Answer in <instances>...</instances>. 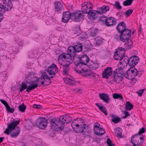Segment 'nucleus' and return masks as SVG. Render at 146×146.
Segmentation results:
<instances>
[{
	"label": "nucleus",
	"mask_w": 146,
	"mask_h": 146,
	"mask_svg": "<svg viewBox=\"0 0 146 146\" xmlns=\"http://www.w3.org/2000/svg\"><path fill=\"white\" fill-rule=\"evenodd\" d=\"M124 113L125 115L124 116H123L122 117V119H125L128 116H129L130 115V114L129 113V112L127 111H124Z\"/></svg>",
	"instance_id": "obj_48"
},
{
	"label": "nucleus",
	"mask_w": 146,
	"mask_h": 146,
	"mask_svg": "<svg viewBox=\"0 0 146 146\" xmlns=\"http://www.w3.org/2000/svg\"><path fill=\"white\" fill-rule=\"evenodd\" d=\"M74 58V63L75 64L74 68L75 71H76L77 68L82 67L83 65H85L86 67H88L87 64L89 62L90 59L86 55L83 54L81 57L79 56L78 55H76Z\"/></svg>",
	"instance_id": "obj_4"
},
{
	"label": "nucleus",
	"mask_w": 146,
	"mask_h": 146,
	"mask_svg": "<svg viewBox=\"0 0 146 146\" xmlns=\"http://www.w3.org/2000/svg\"><path fill=\"white\" fill-rule=\"evenodd\" d=\"M88 77L90 78H95L96 77V74L94 72H91V71H90Z\"/></svg>",
	"instance_id": "obj_52"
},
{
	"label": "nucleus",
	"mask_w": 146,
	"mask_h": 146,
	"mask_svg": "<svg viewBox=\"0 0 146 146\" xmlns=\"http://www.w3.org/2000/svg\"><path fill=\"white\" fill-rule=\"evenodd\" d=\"M107 143L108 146H115V144L113 143L112 141L109 138L107 139Z\"/></svg>",
	"instance_id": "obj_44"
},
{
	"label": "nucleus",
	"mask_w": 146,
	"mask_h": 146,
	"mask_svg": "<svg viewBox=\"0 0 146 146\" xmlns=\"http://www.w3.org/2000/svg\"><path fill=\"white\" fill-rule=\"evenodd\" d=\"M107 18L104 15H102L99 19V21H102L103 23L105 24L106 20H107Z\"/></svg>",
	"instance_id": "obj_43"
},
{
	"label": "nucleus",
	"mask_w": 146,
	"mask_h": 146,
	"mask_svg": "<svg viewBox=\"0 0 146 146\" xmlns=\"http://www.w3.org/2000/svg\"><path fill=\"white\" fill-rule=\"evenodd\" d=\"M99 96L100 98L106 103H108L111 100L108 95L107 94L100 93Z\"/></svg>",
	"instance_id": "obj_23"
},
{
	"label": "nucleus",
	"mask_w": 146,
	"mask_h": 146,
	"mask_svg": "<svg viewBox=\"0 0 146 146\" xmlns=\"http://www.w3.org/2000/svg\"><path fill=\"white\" fill-rule=\"evenodd\" d=\"M109 116L112 118L111 121L114 123H117L121 121L120 117L115 115L110 114Z\"/></svg>",
	"instance_id": "obj_27"
},
{
	"label": "nucleus",
	"mask_w": 146,
	"mask_h": 146,
	"mask_svg": "<svg viewBox=\"0 0 146 146\" xmlns=\"http://www.w3.org/2000/svg\"><path fill=\"white\" fill-rule=\"evenodd\" d=\"M69 51L70 53H73L75 55H76V53L80 52L82 51V44L79 42L74 43L73 46H69Z\"/></svg>",
	"instance_id": "obj_9"
},
{
	"label": "nucleus",
	"mask_w": 146,
	"mask_h": 146,
	"mask_svg": "<svg viewBox=\"0 0 146 146\" xmlns=\"http://www.w3.org/2000/svg\"><path fill=\"white\" fill-rule=\"evenodd\" d=\"M84 4H85L88 6V8L89 10L92 11V10L93 7V4L90 1L85 2H84Z\"/></svg>",
	"instance_id": "obj_39"
},
{
	"label": "nucleus",
	"mask_w": 146,
	"mask_h": 146,
	"mask_svg": "<svg viewBox=\"0 0 146 146\" xmlns=\"http://www.w3.org/2000/svg\"><path fill=\"white\" fill-rule=\"evenodd\" d=\"M88 6L84 4V3L82 4V10L81 11V12H82V13L88 14V16L89 18L92 21L94 20V18L95 17L94 16V15H95V16L96 15L95 14V13L96 12V10L91 11V10H89L88 11Z\"/></svg>",
	"instance_id": "obj_6"
},
{
	"label": "nucleus",
	"mask_w": 146,
	"mask_h": 146,
	"mask_svg": "<svg viewBox=\"0 0 146 146\" xmlns=\"http://www.w3.org/2000/svg\"><path fill=\"white\" fill-rule=\"evenodd\" d=\"M13 4L10 0H6L3 2V4L0 3V12L3 11H8L11 10L12 8Z\"/></svg>",
	"instance_id": "obj_10"
},
{
	"label": "nucleus",
	"mask_w": 146,
	"mask_h": 146,
	"mask_svg": "<svg viewBox=\"0 0 146 146\" xmlns=\"http://www.w3.org/2000/svg\"><path fill=\"white\" fill-rule=\"evenodd\" d=\"M109 9V7L106 5H104L102 7L98 8L97 10H96V12L95 13L96 15V16L94 15V20L96 19L98 17V15L103 14L108 11Z\"/></svg>",
	"instance_id": "obj_15"
},
{
	"label": "nucleus",
	"mask_w": 146,
	"mask_h": 146,
	"mask_svg": "<svg viewBox=\"0 0 146 146\" xmlns=\"http://www.w3.org/2000/svg\"><path fill=\"white\" fill-rule=\"evenodd\" d=\"M76 84V82H75L74 81L72 80L69 84V85L70 86L75 85Z\"/></svg>",
	"instance_id": "obj_62"
},
{
	"label": "nucleus",
	"mask_w": 146,
	"mask_h": 146,
	"mask_svg": "<svg viewBox=\"0 0 146 146\" xmlns=\"http://www.w3.org/2000/svg\"><path fill=\"white\" fill-rule=\"evenodd\" d=\"M82 51L83 52H86L89 50L91 48L90 45L88 43H85L82 45Z\"/></svg>",
	"instance_id": "obj_34"
},
{
	"label": "nucleus",
	"mask_w": 146,
	"mask_h": 146,
	"mask_svg": "<svg viewBox=\"0 0 146 146\" xmlns=\"http://www.w3.org/2000/svg\"><path fill=\"white\" fill-rule=\"evenodd\" d=\"M41 76L38 78L35 76V73L31 71H28L25 75V81L22 83L19 88L20 92H22L25 89L26 91L29 92L39 86V84L43 85L46 79V68L44 70L40 71Z\"/></svg>",
	"instance_id": "obj_1"
},
{
	"label": "nucleus",
	"mask_w": 146,
	"mask_h": 146,
	"mask_svg": "<svg viewBox=\"0 0 146 146\" xmlns=\"http://www.w3.org/2000/svg\"><path fill=\"white\" fill-rule=\"evenodd\" d=\"M98 65L96 64H93L89 66V68L92 70H95L96 68H98Z\"/></svg>",
	"instance_id": "obj_50"
},
{
	"label": "nucleus",
	"mask_w": 146,
	"mask_h": 146,
	"mask_svg": "<svg viewBox=\"0 0 146 146\" xmlns=\"http://www.w3.org/2000/svg\"><path fill=\"white\" fill-rule=\"evenodd\" d=\"M129 58H128L127 56H125L122 57L121 62H120L117 65L118 69H116L115 73L117 72H119L120 70H122L125 68V66H127V64L129 65Z\"/></svg>",
	"instance_id": "obj_7"
},
{
	"label": "nucleus",
	"mask_w": 146,
	"mask_h": 146,
	"mask_svg": "<svg viewBox=\"0 0 146 146\" xmlns=\"http://www.w3.org/2000/svg\"><path fill=\"white\" fill-rule=\"evenodd\" d=\"M145 90V89L140 90L137 92V93L138 94L139 96H141L142 95L143 93V92Z\"/></svg>",
	"instance_id": "obj_54"
},
{
	"label": "nucleus",
	"mask_w": 146,
	"mask_h": 146,
	"mask_svg": "<svg viewBox=\"0 0 146 146\" xmlns=\"http://www.w3.org/2000/svg\"><path fill=\"white\" fill-rule=\"evenodd\" d=\"M55 11H61L63 8V6L60 1H55L54 2Z\"/></svg>",
	"instance_id": "obj_26"
},
{
	"label": "nucleus",
	"mask_w": 146,
	"mask_h": 146,
	"mask_svg": "<svg viewBox=\"0 0 146 146\" xmlns=\"http://www.w3.org/2000/svg\"><path fill=\"white\" fill-rule=\"evenodd\" d=\"M115 71H116V70L113 72V73L112 77V78H113L112 80V81L116 82L117 83H119L122 81L123 80V77L122 76H117L116 75L119 73H117V74H116V73H115Z\"/></svg>",
	"instance_id": "obj_22"
},
{
	"label": "nucleus",
	"mask_w": 146,
	"mask_h": 146,
	"mask_svg": "<svg viewBox=\"0 0 146 146\" xmlns=\"http://www.w3.org/2000/svg\"><path fill=\"white\" fill-rule=\"evenodd\" d=\"M58 69V68L56 65L54 64H52L48 67L46 71L50 76V78H52L58 72V71L57 70Z\"/></svg>",
	"instance_id": "obj_11"
},
{
	"label": "nucleus",
	"mask_w": 146,
	"mask_h": 146,
	"mask_svg": "<svg viewBox=\"0 0 146 146\" xmlns=\"http://www.w3.org/2000/svg\"><path fill=\"white\" fill-rule=\"evenodd\" d=\"M112 68L110 67H108L104 70V72L102 73V77L106 79L108 78L112 74Z\"/></svg>",
	"instance_id": "obj_20"
},
{
	"label": "nucleus",
	"mask_w": 146,
	"mask_h": 146,
	"mask_svg": "<svg viewBox=\"0 0 146 146\" xmlns=\"http://www.w3.org/2000/svg\"><path fill=\"white\" fill-rule=\"evenodd\" d=\"M133 12V10L129 9L126 12V16L128 17Z\"/></svg>",
	"instance_id": "obj_56"
},
{
	"label": "nucleus",
	"mask_w": 146,
	"mask_h": 146,
	"mask_svg": "<svg viewBox=\"0 0 146 146\" xmlns=\"http://www.w3.org/2000/svg\"><path fill=\"white\" fill-rule=\"evenodd\" d=\"M100 124L96 122L94 123L93 130L94 133L98 136L103 135L105 132L104 129L99 127Z\"/></svg>",
	"instance_id": "obj_16"
},
{
	"label": "nucleus",
	"mask_w": 146,
	"mask_h": 146,
	"mask_svg": "<svg viewBox=\"0 0 146 146\" xmlns=\"http://www.w3.org/2000/svg\"><path fill=\"white\" fill-rule=\"evenodd\" d=\"M106 21L105 25L108 27L115 25L117 22V20L114 17H111L107 18Z\"/></svg>",
	"instance_id": "obj_19"
},
{
	"label": "nucleus",
	"mask_w": 146,
	"mask_h": 146,
	"mask_svg": "<svg viewBox=\"0 0 146 146\" xmlns=\"http://www.w3.org/2000/svg\"><path fill=\"white\" fill-rule=\"evenodd\" d=\"M66 62L67 63V62L69 64H70L72 61L74 62V60H73V59L72 60V58H70L66 60Z\"/></svg>",
	"instance_id": "obj_60"
},
{
	"label": "nucleus",
	"mask_w": 146,
	"mask_h": 146,
	"mask_svg": "<svg viewBox=\"0 0 146 146\" xmlns=\"http://www.w3.org/2000/svg\"><path fill=\"white\" fill-rule=\"evenodd\" d=\"M125 49L122 47H119L115 52H119L120 53H122L124 50L125 51Z\"/></svg>",
	"instance_id": "obj_55"
},
{
	"label": "nucleus",
	"mask_w": 146,
	"mask_h": 146,
	"mask_svg": "<svg viewBox=\"0 0 146 146\" xmlns=\"http://www.w3.org/2000/svg\"><path fill=\"white\" fill-rule=\"evenodd\" d=\"M131 80L130 83L131 84V85H133L135 83V79L133 78V79H130Z\"/></svg>",
	"instance_id": "obj_61"
},
{
	"label": "nucleus",
	"mask_w": 146,
	"mask_h": 146,
	"mask_svg": "<svg viewBox=\"0 0 146 146\" xmlns=\"http://www.w3.org/2000/svg\"><path fill=\"white\" fill-rule=\"evenodd\" d=\"M95 105L106 115H108V113L106 111V110L105 107L100 106L99 103H96L95 104Z\"/></svg>",
	"instance_id": "obj_31"
},
{
	"label": "nucleus",
	"mask_w": 146,
	"mask_h": 146,
	"mask_svg": "<svg viewBox=\"0 0 146 146\" xmlns=\"http://www.w3.org/2000/svg\"><path fill=\"white\" fill-rule=\"evenodd\" d=\"M68 69L66 68H64L63 70V73L64 75H67L68 74Z\"/></svg>",
	"instance_id": "obj_58"
},
{
	"label": "nucleus",
	"mask_w": 146,
	"mask_h": 146,
	"mask_svg": "<svg viewBox=\"0 0 146 146\" xmlns=\"http://www.w3.org/2000/svg\"><path fill=\"white\" fill-rule=\"evenodd\" d=\"M114 6H115L117 10L121 9V6L120 5L118 1H115V4L113 5Z\"/></svg>",
	"instance_id": "obj_42"
},
{
	"label": "nucleus",
	"mask_w": 146,
	"mask_h": 146,
	"mask_svg": "<svg viewBox=\"0 0 146 146\" xmlns=\"http://www.w3.org/2000/svg\"><path fill=\"white\" fill-rule=\"evenodd\" d=\"M114 38L117 40L119 39H120L121 40V36H120V34L119 35L118 34H117L114 36Z\"/></svg>",
	"instance_id": "obj_59"
},
{
	"label": "nucleus",
	"mask_w": 146,
	"mask_h": 146,
	"mask_svg": "<svg viewBox=\"0 0 146 146\" xmlns=\"http://www.w3.org/2000/svg\"><path fill=\"white\" fill-rule=\"evenodd\" d=\"M102 38L98 36L94 39V41L95 44L96 45H99L101 44L102 42Z\"/></svg>",
	"instance_id": "obj_36"
},
{
	"label": "nucleus",
	"mask_w": 146,
	"mask_h": 146,
	"mask_svg": "<svg viewBox=\"0 0 146 146\" xmlns=\"http://www.w3.org/2000/svg\"><path fill=\"white\" fill-rule=\"evenodd\" d=\"M139 139L140 141L139 140H135L131 139V143H132V141H133V142L135 144L136 146H141L143 145V143L144 141V137L143 135H142L141 136L139 137Z\"/></svg>",
	"instance_id": "obj_25"
},
{
	"label": "nucleus",
	"mask_w": 146,
	"mask_h": 146,
	"mask_svg": "<svg viewBox=\"0 0 146 146\" xmlns=\"http://www.w3.org/2000/svg\"><path fill=\"white\" fill-rule=\"evenodd\" d=\"M126 40V42L125 44V49L127 50H130L133 46V41L129 39V40Z\"/></svg>",
	"instance_id": "obj_29"
},
{
	"label": "nucleus",
	"mask_w": 146,
	"mask_h": 146,
	"mask_svg": "<svg viewBox=\"0 0 146 146\" xmlns=\"http://www.w3.org/2000/svg\"><path fill=\"white\" fill-rule=\"evenodd\" d=\"M42 106L39 104H34L32 106V107L36 109H40L42 108Z\"/></svg>",
	"instance_id": "obj_51"
},
{
	"label": "nucleus",
	"mask_w": 146,
	"mask_h": 146,
	"mask_svg": "<svg viewBox=\"0 0 146 146\" xmlns=\"http://www.w3.org/2000/svg\"><path fill=\"white\" fill-rule=\"evenodd\" d=\"M12 131L11 130V129L8 127L4 131V133L7 135H10V133H11Z\"/></svg>",
	"instance_id": "obj_47"
},
{
	"label": "nucleus",
	"mask_w": 146,
	"mask_h": 146,
	"mask_svg": "<svg viewBox=\"0 0 146 146\" xmlns=\"http://www.w3.org/2000/svg\"><path fill=\"white\" fill-rule=\"evenodd\" d=\"M68 49L67 53H63L59 55L58 58V61L60 60H62L63 58L66 60L70 58H73V60H74V58L75 57L76 55L73 53L72 52H72L70 53L69 51L68 47Z\"/></svg>",
	"instance_id": "obj_14"
},
{
	"label": "nucleus",
	"mask_w": 146,
	"mask_h": 146,
	"mask_svg": "<svg viewBox=\"0 0 146 146\" xmlns=\"http://www.w3.org/2000/svg\"><path fill=\"white\" fill-rule=\"evenodd\" d=\"M50 76H49L46 74V82H48V83H46V86H48L50 84L51 82L50 78Z\"/></svg>",
	"instance_id": "obj_45"
},
{
	"label": "nucleus",
	"mask_w": 146,
	"mask_h": 146,
	"mask_svg": "<svg viewBox=\"0 0 146 146\" xmlns=\"http://www.w3.org/2000/svg\"><path fill=\"white\" fill-rule=\"evenodd\" d=\"M84 17V15L82 14L81 11L79 10H77L75 12L71 13V19L75 22L79 21Z\"/></svg>",
	"instance_id": "obj_12"
},
{
	"label": "nucleus",
	"mask_w": 146,
	"mask_h": 146,
	"mask_svg": "<svg viewBox=\"0 0 146 146\" xmlns=\"http://www.w3.org/2000/svg\"><path fill=\"white\" fill-rule=\"evenodd\" d=\"M89 134H88V133L86 134V133H85V131H84L82 132V136L84 138H86V136H88L89 135Z\"/></svg>",
	"instance_id": "obj_64"
},
{
	"label": "nucleus",
	"mask_w": 146,
	"mask_h": 146,
	"mask_svg": "<svg viewBox=\"0 0 146 146\" xmlns=\"http://www.w3.org/2000/svg\"><path fill=\"white\" fill-rule=\"evenodd\" d=\"M81 69L82 70H80L79 71L78 70H76V71L81 73L83 76L84 77H88L89 74V73L90 71V70L86 69L84 70L83 68H82Z\"/></svg>",
	"instance_id": "obj_28"
},
{
	"label": "nucleus",
	"mask_w": 146,
	"mask_h": 146,
	"mask_svg": "<svg viewBox=\"0 0 146 146\" xmlns=\"http://www.w3.org/2000/svg\"><path fill=\"white\" fill-rule=\"evenodd\" d=\"M64 80L65 83L69 84L72 80L68 78H64Z\"/></svg>",
	"instance_id": "obj_57"
},
{
	"label": "nucleus",
	"mask_w": 146,
	"mask_h": 146,
	"mask_svg": "<svg viewBox=\"0 0 146 146\" xmlns=\"http://www.w3.org/2000/svg\"><path fill=\"white\" fill-rule=\"evenodd\" d=\"M139 60V58L138 56L133 55L129 58V66L130 67L134 68L136 65Z\"/></svg>",
	"instance_id": "obj_17"
},
{
	"label": "nucleus",
	"mask_w": 146,
	"mask_h": 146,
	"mask_svg": "<svg viewBox=\"0 0 146 146\" xmlns=\"http://www.w3.org/2000/svg\"><path fill=\"white\" fill-rule=\"evenodd\" d=\"M117 32L120 33L121 40L125 42L126 40H129L131 36L130 30L126 28V26L124 21L118 23L116 27Z\"/></svg>",
	"instance_id": "obj_3"
},
{
	"label": "nucleus",
	"mask_w": 146,
	"mask_h": 146,
	"mask_svg": "<svg viewBox=\"0 0 146 146\" xmlns=\"http://www.w3.org/2000/svg\"><path fill=\"white\" fill-rule=\"evenodd\" d=\"M133 105L129 102H126L125 108L126 111H130L133 108Z\"/></svg>",
	"instance_id": "obj_32"
},
{
	"label": "nucleus",
	"mask_w": 146,
	"mask_h": 146,
	"mask_svg": "<svg viewBox=\"0 0 146 146\" xmlns=\"http://www.w3.org/2000/svg\"><path fill=\"white\" fill-rule=\"evenodd\" d=\"M18 109L19 111L23 112L25 111L26 110V106L23 103L22 104L19 105L18 107Z\"/></svg>",
	"instance_id": "obj_38"
},
{
	"label": "nucleus",
	"mask_w": 146,
	"mask_h": 146,
	"mask_svg": "<svg viewBox=\"0 0 146 146\" xmlns=\"http://www.w3.org/2000/svg\"><path fill=\"white\" fill-rule=\"evenodd\" d=\"M20 122L19 120L15 121V119H14L11 122L7 124L8 127L11 129V130L13 131L17 129V128H20L17 126L19 124Z\"/></svg>",
	"instance_id": "obj_18"
},
{
	"label": "nucleus",
	"mask_w": 146,
	"mask_h": 146,
	"mask_svg": "<svg viewBox=\"0 0 146 146\" xmlns=\"http://www.w3.org/2000/svg\"><path fill=\"white\" fill-rule=\"evenodd\" d=\"M98 33V30L96 29H92L89 32L90 36H95Z\"/></svg>",
	"instance_id": "obj_37"
},
{
	"label": "nucleus",
	"mask_w": 146,
	"mask_h": 146,
	"mask_svg": "<svg viewBox=\"0 0 146 146\" xmlns=\"http://www.w3.org/2000/svg\"><path fill=\"white\" fill-rule=\"evenodd\" d=\"M6 110L9 113H13L15 111L14 109L13 108H11L9 105H8L6 107Z\"/></svg>",
	"instance_id": "obj_41"
},
{
	"label": "nucleus",
	"mask_w": 146,
	"mask_h": 146,
	"mask_svg": "<svg viewBox=\"0 0 146 146\" xmlns=\"http://www.w3.org/2000/svg\"><path fill=\"white\" fill-rule=\"evenodd\" d=\"M0 101L5 106V108L9 105L7 102L5 100L0 99Z\"/></svg>",
	"instance_id": "obj_53"
},
{
	"label": "nucleus",
	"mask_w": 146,
	"mask_h": 146,
	"mask_svg": "<svg viewBox=\"0 0 146 146\" xmlns=\"http://www.w3.org/2000/svg\"><path fill=\"white\" fill-rule=\"evenodd\" d=\"M145 132V129L144 127H142L140 129L138 132L139 134V135L140 137L141 136L142 133Z\"/></svg>",
	"instance_id": "obj_49"
},
{
	"label": "nucleus",
	"mask_w": 146,
	"mask_h": 146,
	"mask_svg": "<svg viewBox=\"0 0 146 146\" xmlns=\"http://www.w3.org/2000/svg\"><path fill=\"white\" fill-rule=\"evenodd\" d=\"M125 51H123V53H120L119 52H115L114 53L113 57L114 59L116 60H122V57L124 56Z\"/></svg>",
	"instance_id": "obj_24"
},
{
	"label": "nucleus",
	"mask_w": 146,
	"mask_h": 146,
	"mask_svg": "<svg viewBox=\"0 0 146 146\" xmlns=\"http://www.w3.org/2000/svg\"><path fill=\"white\" fill-rule=\"evenodd\" d=\"M4 12V11H3L2 12H0V22H1L3 19V17L2 13Z\"/></svg>",
	"instance_id": "obj_63"
},
{
	"label": "nucleus",
	"mask_w": 146,
	"mask_h": 146,
	"mask_svg": "<svg viewBox=\"0 0 146 146\" xmlns=\"http://www.w3.org/2000/svg\"><path fill=\"white\" fill-rule=\"evenodd\" d=\"M113 98L114 99H118L121 100H122L123 99V97L121 94L115 93L112 94Z\"/></svg>",
	"instance_id": "obj_35"
},
{
	"label": "nucleus",
	"mask_w": 146,
	"mask_h": 146,
	"mask_svg": "<svg viewBox=\"0 0 146 146\" xmlns=\"http://www.w3.org/2000/svg\"><path fill=\"white\" fill-rule=\"evenodd\" d=\"M115 130V133L117 137H120L122 133V130L119 127L116 128Z\"/></svg>",
	"instance_id": "obj_33"
},
{
	"label": "nucleus",
	"mask_w": 146,
	"mask_h": 146,
	"mask_svg": "<svg viewBox=\"0 0 146 146\" xmlns=\"http://www.w3.org/2000/svg\"><path fill=\"white\" fill-rule=\"evenodd\" d=\"M133 0H126L123 3V5L124 6H127L130 5L132 3Z\"/></svg>",
	"instance_id": "obj_40"
},
{
	"label": "nucleus",
	"mask_w": 146,
	"mask_h": 146,
	"mask_svg": "<svg viewBox=\"0 0 146 146\" xmlns=\"http://www.w3.org/2000/svg\"><path fill=\"white\" fill-rule=\"evenodd\" d=\"M46 118L43 117H38L37 119L33 124L34 126H37L41 129H44L46 128Z\"/></svg>",
	"instance_id": "obj_13"
},
{
	"label": "nucleus",
	"mask_w": 146,
	"mask_h": 146,
	"mask_svg": "<svg viewBox=\"0 0 146 146\" xmlns=\"http://www.w3.org/2000/svg\"><path fill=\"white\" fill-rule=\"evenodd\" d=\"M119 72H117L115 73L117 74V73H119L121 76H125V78L128 79H133L135 78L138 74V71L135 67L130 68L125 72L123 69L122 70H120Z\"/></svg>",
	"instance_id": "obj_5"
},
{
	"label": "nucleus",
	"mask_w": 146,
	"mask_h": 146,
	"mask_svg": "<svg viewBox=\"0 0 146 146\" xmlns=\"http://www.w3.org/2000/svg\"><path fill=\"white\" fill-rule=\"evenodd\" d=\"M82 123L83 124L81 125H80L78 124L75 125L74 124V122L72 121L71 123V126L74 132L77 133H82L83 132L84 129H85L86 125L83 120H82Z\"/></svg>",
	"instance_id": "obj_8"
},
{
	"label": "nucleus",
	"mask_w": 146,
	"mask_h": 146,
	"mask_svg": "<svg viewBox=\"0 0 146 146\" xmlns=\"http://www.w3.org/2000/svg\"><path fill=\"white\" fill-rule=\"evenodd\" d=\"M66 120L64 121V119L61 120V117L59 118H52L50 116L46 115V127L48 123H49V126L53 130L56 131H62L64 129L65 124H68L72 121V119H66Z\"/></svg>",
	"instance_id": "obj_2"
},
{
	"label": "nucleus",
	"mask_w": 146,
	"mask_h": 146,
	"mask_svg": "<svg viewBox=\"0 0 146 146\" xmlns=\"http://www.w3.org/2000/svg\"><path fill=\"white\" fill-rule=\"evenodd\" d=\"M71 13L68 11L63 12L62 13V21L64 23H67L69 20L71 19Z\"/></svg>",
	"instance_id": "obj_21"
},
{
	"label": "nucleus",
	"mask_w": 146,
	"mask_h": 146,
	"mask_svg": "<svg viewBox=\"0 0 146 146\" xmlns=\"http://www.w3.org/2000/svg\"><path fill=\"white\" fill-rule=\"evenodd\" d=\"M60 117L61 118V120L64 119V121H66V118H72L71 117L68 115H64L62 116H60Z\"/></svg>",
	"instance_id": "obj_46"
},
{
	"label": "nucleus",
	"mask_w": 146,
	"mask_h": 146,
	"mask_svg": "<svg viewBox=\"0 0 146 146\" xmlns=\"http://www.w3.org/2000/svg\"><path fill=\"white\" fill-rule=\"evenodd\" d=\"M15 132H13L12 133L10 134V136L12 138H15L17 137L20 132V128H17V129L15 130Z\"/></svg>",
	"instance_id": "obj_30"
}]
</instances>
